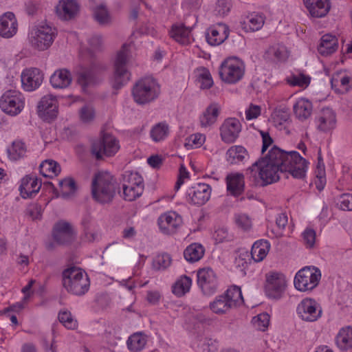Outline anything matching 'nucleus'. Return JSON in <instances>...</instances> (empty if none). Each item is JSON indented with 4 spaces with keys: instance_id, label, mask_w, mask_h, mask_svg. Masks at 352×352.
I'll list each match as a JSON object with an SVG mask.
<instances>
[{
    "instance_id": "3c124183",
    "label": "nucleus",
    "mask_w": 352,
    "mask_h": 352,
    "mask_svg": "<svg viewBox=\"0 0 352 352\" xmlns=\"http://www.w3.org/2000/svg\"><path fill=\"white\" fill-rule=\"evenodd\" d=\"M287 82L292 86L306 87L310 83V78L303 74H293L287 78Z\"/></svg>"
},
{
    "instance_id": "7c9ffc66",
    "label": "nucleus",
    "mask_w": 352,
    "mask_h": 352,
    "mask_svg": "<svg viewBox=\"0 0 352 352\" xmlns=\"http://www.w3.org/2000/svg\"><path fill=\"white\" fill-rule=\"evenodd\" d=\"M227 190L234 196H238L244 190L245 182L244 175L242 173H236L230 174L226 177Z\"/></svg>"
},
{
    "instance_id": "a211bd4d",
    "label": "nucleus",
    "mask_w": 352,
    "mask_h": 352,
    "mask_svg": "<svg viewBox=\"0 0 352 352\" xmlns=\"http://www.w3.org/2000/svg\"><path fill=\"white\" fill-rule=\"evenodd\" d=\"M241 131L240 121L234 118L226 119L220 127L221 140L228 144L234 142Z\"/></svg>"
},
{
    "instance_id": "8fccbe9b",
    "label": "nucleus",
    "mask_w": 352,
    "mask_h": 352,
    "mask_svg": "<svg viewBox=\"0 0 352 352\" xmlns=\"http://www.w3.org/2000/svg\"><path fill=\"white\" fill-rule=\"evenodd\" d=\"M58 320L68 329H75L78 327L77 320L73 318L69 311H60Z\"/></svg>"
},
{
    "instance_id": "4468645a",
    "label": "nucleus",
    "mask_w": 352,
    "mask_h": 352,
    "mask_svg": "<svg viewBox=\"0 0 352 352\" xmlns=\"http://www.w3.org/2000/svg\"><path fill=\"white\" fill-rule=\"evenodd\" d=\"M76 232L72 225L65 221L56 222L52 229V237L58 245H69L76 239Z\"/></svg>"
},
{
    "instance_id": "aec40b11",
    "label": "nucleus",
    "mask_w": 352,
    "mask_h": 352,
    "mask_svg": "<svg viewBox=\"0 0 352 352\" xmlns=\"http://www.w3.org/2000/svg\"><path fill=\"white\" fill-rule=\"evenodd\" d=\"M212 188L205 183H199L192 186L188 192L190 203L194 205L202 206L210 198Z\"/></svg>"
},
{
    "instance_id": "e433bc0d",
    "label": "nucleus",
    "mask_w": 352,
    "mask_h": 352,
    "mask_svg": "<svg viewBox=\"0 0 352 352\" xmlns=\"http://www.w3.org/2000/svg\"><path fill=\"white\" fill-rule=\"evenodd\" d=\"M270 248V243L266 240L256 241L251 250V256L255 262L263 261L267 256Z\"/></svg>"
},
{
    "instance_id": "393cba45",
    "label": "nucleus",
    "mask_w": 352,
    "mask_h": 352,
    "mask_svg": "<svg viewBox=\"0 0 352 352\" xmlns=\"http://www.w3.org/2000/svg\"><path fill=\"white\" fill-rule=\"evenodd\" d=\"M79 10V5L75 0H61L56 7L58 16L65 21H69L75 17Z\"/></svg>"
},
{
    "instance_id": "9b49d317",
    "label": "nucleus",
    "mask_w": 352,
    "mask_h": 352,
    "mask_svg": "<svg viewBox=\"0 0 352 352\" xmlns=\"http://www.w3.org/2000/svg\"><path fill=\"white\" fill-rule=\"evenodd\" d=\"M118 140L109 133L102 132L100 138L91 144V153L97 160L113 156L119 150Z\"/></svg>"
},
{
    "instance_id": "37998d69",
    "label": "nucleus",
    "mask_w": 352,
    "mask_h": 352,
    "mask_svg": "<svg viewBox=\"0 0 352 352\" xmlns=\"http://www.w3.org/2000/svg\"><path fill=\"white\" fill-rule=\"evenodd\" d=\"M144 187L142 176L137 172L126 171L122 175V187Z\"/></svg>"
},
{
    "instance_id": "680f3d73",
    "label": "nucleus",
    "mask_w": 352,
    "mask_h": 352,
    "mask_svg": "<svg viewBox=\"0 0 352 352\" xmlns=\"http://www.w3.org/2000/svg\"><path fill=\"white\" fill-rule=\"evenodd\" d=\"M302 237L304 243L307 247H314L316 241V232L313 229H306L302 233Z\"/></svg>"
},
{
    "instance_id": "338daca9",
    "label": "nucleus",
    "mask_w": 352,
    "mask_h": 352,
    "mask_svg": "<svg viewBox=\"0 0 352 352\" xmlns=\"http://www.w3.org/2000/svg\"><path fill=\"white\" fill-rule=\"evenodd\" d=\"M203 352H216L217 342L211 338H205L201 345Z\"/></svg>"
},
{
    "instance_id": "c756f323",
    "label": "nucleus",
    "mask_w": 352,
    "mask_h": 352,
    "mask_svg": "<svg viewBox=\"0 0 352 352\" xmlns=\"http://www.w3.org/2000/svg\"><path fill=\"white\" fill-rule=\"evenodd\" d=\"M337 347L342 351H347L352 349V327L346 326L341 328L335 338Z\"/></svg>"
},
{
    "instance_id": "79ce46f5",
    "label": "nucleus",
    "mask_w": 352,
    "mask_h": 352,
    "mask_svg": "<svg viewBox=\"0 0 352 352\" xmlns=\"http://www.w3.org/2000/svg\"><path fill=\"white\" fill-rule=\"evenodd\" d=\"M40 173L45 177H52L60 172V165L52 160H46L39 166Z\"/></svg>"
},
{
    "instance_id": "4c0bfd02",
    "label": "nucleus",
    "mask_w": 352,
    "mask_h": 352,
    "mask_svg": "<svg viewBox=\"0 0 352 352\" xmlns=\"http://www.w3.org/2000/svg\"><path fill=\"white\" fill-rule=\"evenodd\" d=\"M219 114V107L218 104L215 103L211 104L199 118L201 126L202 127L211 126L216 122Z\"/></svg>"
},
{
    "instance_id": "2f4dec72",
    "label": "nucleus",
    "mask_w": 352,
    "mask_h": 352,
    "mask_svg": "<svg viewBox=\"0 0 352 352\" xmlns=\"http://www.w3.org/2000/svg\"><path fill=\"white\" fill-rule=\"evenodd\" d=\"M312 110V103L304 98H299L293 106L294 115L300 121L307 120L311 116Z\"/></svg>"
},
{
    "instance_id": "69168bd1",
    "label": "nucleus",
    "mask_w": 352,
    "mask_h": 352,
    "mask_svg": "<svg viewBox=\"0 0 352 352\" xmlns=\"http://www.w3.org/2000/svg\"><path fill=\"white\" fill-rule=\"evenodd\" d=\"M257 326L261 331H265L270 323V315L267 313H263L257 316Z\"/></svg>"
},
{
    "instance_id": "1a4fd4ad",
    "label": "nucleus",
    "mask_w": 352,
    "mask_h": 352,
    "mask_svg": "<svg viewBox=\"0 0 352 352\" xmlns=\"http://www.w3.org/2000/svg\"><path fill=\"white\" fill-rule=\"evenodd\" d=\"M245 74V66L242 60L236 57H230L222 62L219 68V75L222 81L234 84L242 79Z\"/></svg>"
},
{
    "instance_id": "a19ab883",
    "label": "nucleus",
    "mask_w": 352,
    "mask_h": 352,
    "mask_svg": "<svg viewBox=\"0 0 352 352\" xmlns=\"http://www.w3.org/2000/svg\"><path fill=\"white\" fill-rule=\"evenodd\" d=\"M205 250L199 243H192L184 251L185 259L190 263L199 261L204 254Z\"/></svg>"
},
{
    "instance_id": "39448f33",
    "label": "nucleus",
    "mask_w": 352,
    "mask_h": 352,
    "mask_svg": "<svg viewBox=\"0 0 352 352\" xmlns=\"http://www.w3.org/2000/svg\"><path fill=\"white\" fill-rule=\"evenodd\" d=\"M242 302L243 298L241 288L233 286L224 294L216 296L214 300L210 302L209 308L215 314L223 315Z\"/></svg>"
},
{
    "instance_id": "72a5a7b5",
    "label": "nucleus",
    "mask_w": 352,
    "mask_h": 352,
    "mask_svg": "<svg viewBox=\"0 0 352 352\" xmlns=\"http://www.w3.org/2000/svg\"><path fill=\"white\" fill-rule=\"evenodd\" d=\"M265 16L263 14L252 13L241 22L242 28L245 32L259 30L264 25Z\"/></svg>"
},
{
    "instance_id": "052dcab7",
    "label": "nucleus",
    "mask_w": 352,
    "mask_h": 352,
    "mask_svg": "<svg viewBox=\"0 0 352 352\" xmlns=\"http://www.w3.org/2000/svg\"><path fill=\"white\" fill-rule=\"evenodd\" d=\"M205 136L201 133H195L190 135L186 145H190L196 148L200 147L205 142Z\"/></svg>"
},
{
    "instance_id": "f3484780",
    "label": "nucleus",
    "mask_w": 352,
    "mask_h": 352,
    "mask_svg": "<svg viewBox=\"0 0 352 352\" xmlns=\"http://www.w3.org/2000/svg\"><path fill=\"white\" fill-rule=\"evenodd\" d=\"M197 284L204 295L213 294L218 287L216 274L210 267L200 269L197 272Z\"/></svg>"
},
{
    "instance_id": "4be33fe9",
    "label": "nucleus",
    "mask_w": 352,
    "mask_h": 352,
    "mask_svg": "<svg viewBox=\"0 0 352 352\" xmlns=\"http://www.w3.org/2000/svg\"><path fill=\"white\" fill-rule=\"evenodd\" d=\"M250 159L247 149L241 145L230 146L226 153V160L229 165H244Z\"/></svg>"
},
{
    "instance_id": "473e14b6",
    "label": "nucleus",
    "mask_w": 352,
    "mask_h": 352,
    "mask_svg": "<svg viewBox=\"0 0 352 352\" xmlns=\"http://www.w3.org/2000/svg\"><path fill=\"white\" fill-rule=\"evenodd\" d=\"M72 74L66 69L56 70L50 78V83L55 88L67 87L72 82Z\"/></svg>"
},
{
    "instance_id": "2eb2a0df",
    "label": "nucleus",
    "mask_w": 352,
    "mask_h": 352,
    "mask_svg": "<svg viewBox=\"0 0 352 352\" xmlns=\"http://www.w3.org/2000/svg\"><path fill=\"white\" fill-rule=\"evenodd\" d=\"M297 314L302 320L315 322L322 316L320 305L314 299L305 298L296 308Z\"/></svg>"
},
{
    "instance_id": "cd10ccee",
    "label": "nucleus",
    "mask_w": 352,
    "mask_h": 352,
    "mask_svg": "<svg viewBox=\"0 0 352 352\" xmlns=\"http://www.w3.org/2000/svg\"><path fill=\"white\" fill-rule=\"evenodd\" d=\"M303 2L311 16L315 18L325 16L331 8L329 0H303Z\"/></svg>"
},
{
    "instance_id": "c85d7f7f",
    "label": "nucleus",
    "mask_w": 352,
    "mask_h": 352,
    "mask_svg": "<svg viewBox=\"0 0 352 352\" xmlns=\"http://www.w3.org/2000/svg\"><path fill=\"white\" fill-rule=\"evenodd\" d=\"M316 122L317 129L323 132H327L335 128L336 124V114L330 108H323L318 114Z\"/></svg>"
},
{
    "instance_id": "bb28decb",
    "label": "nucleus",
    "mask_w": 352,
    "mask_h": 352,
    "mask_svg": "<svg viewBox=\"0 0 352 352\" xmlns=\"http://www.w3.org/2000/svg\"><path fill=\"white\" fill-rule=\"evenodd\" d=\"M17 31V21L14 14L8 12L0 17V36L12 37Z\"/></svg>"
},
{
    "instance_id": "c03bdc74",
    "label": "nucleus",
    "mask_w": 352,
    "mask_h": 352,
    "mask_svg": "<svg viewBox=\"0 0 352 352\" xmlns=\"http://www.w3.org/2000/svg\"><path fill=\"white\" fill-rule=\"evenodd\" d=\"M192 285V279L187 276H183L176 281L173 286V293L178 297L183 296L189 292Z\"/></svg>"
},
{
    "instance_id": "ddd939ff",
    "label": "nucleus",
    "mask_w": 352,
    "mask_h": 352,
    "mask_svg": "<svg viewBox=\"0 0 352 352\" xmlns=\"http://www.w3.org/2000/svg\"><path fill=\"white\" fill-rule=\"evenodd\" d=\"M24 107V102L19 93L14 90L6 91L0 99V107L6 113L16 116Z\"/></svg>"
},
{
    "instance_id": "603ef678",
    "label": "nucleus",
    "mask_w": 352,
    "mask_h": 352,
    "mask_svg": "<svg viewBox=\"0 0 352 352\" xmlns=\"http://www.w3.org/2000/svg\"><path fill=\"white\" fill-rule=\"evenodd\" d=\"M171 257L167 253L158 254L153 261V267L157 270H165L171 263Z\"/></svg>"
},
{
    "instance_id": "774afa93",
    "label": "nucleus",
    "mask_w": 352,
    "mask_h": 352,
    "mask_svg": "<svg viewBox=\"0 0 352 352\" xmlns=\"http://www.w3.org/2000/svg\"><path fill=\"white\" fill-rule=\"evenodd\" d=\"M213 238L217 243H222L229 238L228 230L225 228H220L215 230Z\"/></svg>"
},
{
    "instance_id": "412c9836",
    "label": "nucleus",
    "mask_w": 352,
    "mask_h": 352,
    "mask_svg": "<svg viewBox=\"0 0 352 352\" xmlns=\"http://www.w3.org/2000/svg\"><path fill=\"white\" fill-rule=\"evenodd\" d=\"M21 82L25 90L32 91L37 89L43 80V74L38 68L25 69L21 74Z\"/></svg>"
},
{
    "instance_id": "a878e982",
    "label": "nucleus",
    "mask_w": 352,
    "mask_h": 352,
    "mask_svg": "<svg viewBox=\"0 0 352 352\" xmlns=\"http://www.w3.org/2000/svg\"><path fill=\"white\" fill-rule=\"evenodd\" d=\"M41 182L36 177L30 175L25 176L21 182L19 190L23 199L31 198L39 191Z\"/></svg>"
},
{
    "instance_id": "f704fd0d",
    "label": "nucleus",
    "mask_w": 352,
    "mask_h": 352,
    "mask_svg": "<svg viewBox=\"0 0 352 352\" xmlns=\"http://www.w3.org/2000/svg\"><path fill=\"white\" fill-rule=\"evenodd\" d=\"M338 47V39L335 36L325 34L322 36L318 47V52L322 56L333 53Z\"/></svg>"
},
{
    "instance_id": "864d4df0",
    "label": "nucleus",
    "mask_w": 352,
    "mask_h": 352,
    "mask_svg": "<svg viewBox=\"0 0 352 352\" xmlns=\"http://www.w3.org/2000/svg\"><path fill=\"white\" fill-rule=\"evenodd\" d=\"M94 18L100 25H107L110 23V16L107 8L104 6L97 7L94 10Z\"/></svg>"
},
{
    "instance_id": "13d9d810",
    "label": "nucleus",
    "mask_w": 352,
    "mask_h": 352,
    "mask_svg": "<svg viewBox=\"0 0 352 352\" xmlns=\"http://www.w3.org/2000/svg\"><path fill=\"white\" fill-rule=\"evenodd\" d=\"M234 219L236 226L242 230L246 231L251 228L252 221L246 214H236Z\"/></svg>"
},
{
    "instance_id": "b1692460",
    "label": "nucleus",
    "mask_w": 352,
    "mask_h": 352,
    "mask_svg": "<svg viewBox=\"0 0 352 352\" xmlns=\"http://www.w3.org/2000/svg\"><path fill=\"white\" fill-rule=\"evenodd\" d=\"M229 35V28L223 23H218L207 30L206 38L210 45L221 44Z\"/></svg>"
},
{
    "instance_id": "6e6552de",
    "label": "nucleus",
    "mask_w": 352,
    "mask_h": 352,
    "mask_svg": "<svg viewBox=\"0 0 352 352\" xmlns=\"http://www.w3.org/2000/svg\"><path fill=\"white\" fill-rule=\"evenodd\" d=\"M283 173H289L294 178L302 179L306 176L308 162L297 151H283Z\"/></svg>"
},
{
    "instance_id": "6e6d98bb",
    "label": "nucleus",
    "mask_w": 352,
    "mask_h": 352,
    "mask_svg": "<svg viewBox=\"0 0 352 352\" xmlns=\"http://www.w3.org/2000/svg\"><path fill=\"white\" fill-rule=\"evenodd\" d=\"M80 119L84 123H90L95 118V111L89 106L82 107L79 111Z\"/></svg>"
},
{
    "instance_id": "0eeeda50",
    "label": "nucleus",
    "mask_w": 352,
    "mask_h": 352,
    "mask_svg": "<svg viewBox=\"0 0 352 352\" xmlns=\"http://www.w3.org/2000/svg\"><path fill=\"white\" fill-rule=\"evenodd\" d=\"M129 45L124 44L118 52L114 62L112 87L116 90L121 89L130 79V74L126 69V63L129 56Z\"/></svg>"
},
{
    "instance_id": "f03ea898",
    "label": "nucleus",
    "mask_w": 352,
    "mask_h": 352,
    "mask_svg": "<svg viewBox=\"0 0 352 352\" xmlns=\"http://www.w3.org/2000/svg\"><path fill=\"white\" fill-rule=\"evenodd\" d=\"M283 150L274 146L264 158L254 162L246 170V175L255 186H265L276 182L283 173Z\"/></svg>"
},
{
    "instance_id": "5701e85b",
    "label": "nucleus",
    "mask_w": 352,
    "mask_h": 352,
    "mask_svg": "<svg viewBox=\"0 0 352 352\" xmlns=\"http://www.w3.org/2000/svg\"><path fill=\"white\" fill-rule=\"evenodd\" d=\"M38 113L45 119L53 120L58 114V102L56 96H44L38 104Z\"/></svg>"
},
{
    "instance_id": "5fc2aeb1",
    "label": "nucleus",
    "mask_w": 352,
    "mask_h": 352,
    "mask_svg": "<svg viewBox=\"0 0 352 352\" xmlns=\"http://www.w3.org/2000/svg\"><path fill=\"white\" fill-rule=\"evenodd\" d=\"M199 71L198 78L201 82V88L209 89L213 85V80L208 69L202 67Z\"/></svg>"
},
{
    "instance_id": "4d7b16f0",
    "label": "nucleus",
    "mask_w": 352,
    "mask_h": 352,
    "mask_svg": "<svg viewBox=\"0 0 352 352\" xmlns=\"http://www.w3.org/2000/svg\"><path fill=\"white\" fill-rule=\"evenodd\" d=\"M337 205L342 210H352V194L346 193L340 196Z\"/></svg>"
},
{
    "instance_id": "58836bf2",
    "label": "nucleus",
    "mask_w": 352,
    "mask_h": 352,
    "mask_svg": "<svg viewBox=\"0 0 352 352\" xmlns=\"http://www.w3.org/2000/svg\"><path fill=\"white\" fill-rule=\"evenodd\" d=\"M190 32L191 29L182 24L175 25L170 32V35L177 42L182 45H187L190 43Z\"/></svg>"
},
{
    "instance_id": "20e7f679",
    "label": "nucleus",
    "mask_w": 352,
    "mask_h": 352,
    "mask_svg": "<svg viewBox=\"0 0 352 352\" xmlns=\"http://www.w3.org/2000/svg\"><path fill=\"white\" fill-rule=\"evenodd\" d=\"M62 283L68 293L76 296L85 294L90 287L87 273L81 268L70 266L62 272Z\"/></svg>"
},
{
    "instance_id": "f257e3e1",
    "label": "nucleus",
    "mask_w": 352,
    "mask_h": 352,
    "mask_svg": "<svg viewBox=\"0 0 352 352\" xmlns=\"http://www.w3.org/2000/svg\"><path fill=\"white\" fill-rule=\"evenodd\" d=\"M90 49L80 53L81 63L78 72V83L83 91L87 88L99 85L103 80L107 65L94 52L100 51L102 39L100 35H94L88 40Z\"/></svg>"
},
{
    "instance_id": "ea45409f",
    "label": "nucleus",
    "mask_w": 352,
    "mask_h": 352,
    "mask_svg": "<svg viewBox=\"0 0 352 352\" xmlns=\"http://www.w3.org/2000/svg\"><path fill=\"white\" fill-rule=\"evenodd\" d=\"M265 57L273 62H280L285 61L287 58L288 54L284 45L276 44L267 49Z\"/></svg>"
},
{
    "instance_id": "49530a36",
    "label": "nucleus",
    "mask_w": 352,
    "mask_h": 352,
    "mask_svg": "<svg viewBox=\"0 0 352 352\" xmlns=\"http://www.w3.org/2000/svg\"><path fill=\"white\" fill-rule=\"evenodd\" d=\"M26 153V146L25 144L20 141L16 140L12 142L10 148L8 149V155L11 160H17L23 157Z\"/></svg>"
},
{
    "instance_id": "c9c22d12",
    "label": "nucleus",
    "mask_w": 352,
    "mask_h": 352,
    "mask_svg": "<svg viewBox=\"0 0 352 352\" xmlns=\"http://www.w3.org/2000/svg\"><path fill=\"white\" fill-rule=\"evenodd\" d=\"M47 184L52 188L53 193L56 197L61 196L63 198H67L70 194L74 192L76 190V182L72 178H65L59 181V186L61 188V194L60 195L58 190L54 186L52 183L47 182Z\"/></svg>"
},
{
    "instance_id": "09e8293b",
    "label": "nucleus",
    "mask_w": 352,
    "mask_h": 352,
    "mask_svg": "<svg viewBox=\"0 0 352 352\" xmlns=\"http://www.w3.org/2000/svg\"><path fill=\"white\" fill-rule=\"evenodd\" d=\"M144 187H122L123 198L128 201H132L140 197L144 191Z\"/></svg>"
},
{
    "instance_id": "de8ad7c7",
    "label": "nucleus",
    "mask_w": 352,
    "mask_h": 352,
    "mask_svg": "<svg viewBox=\"0 0 352 352\" xmlns=\"http://www.w3.org/2000/svg\"><path fill=\"white\" fill-rule=\"evenodd\" d=\"M145 338L140 333H134L127 340L129 349L133 351L142 350L146 344Z\"/></svg>"
},
{
    "instance_id": "0e129e2a",
    "label": "nucleus",
    "mask_w": 352,
    "mask_h": 352,
    "mask_svg": "<svg viewBox=\"0 0 352 352\" xmlns=\"http://www.w3.org/2000/svg\"><path fill=\"white\" fill-rule=\"evenodd\" d=\"M289 118V115L288 112L284 109L276 110L273 114L274 121L278 124H282L283 122H285L288 120Z\"/></svg>"
},
{
    "instance_id": "9d476101",
    "label": "nucleus",
    "mask_w": 352,
    "mask_h": 352,
    "mask_svg": "<svg viewBox=\"0 0 352 352\" xmlns=\"http://www.w3.org/2000/svg\"><path fill=\"white\" fill-rule=\"evenodd\" d=\"M56 34V28L47 23L40 24L30 33V42L34 48L44 51L52 45Z\"/></svg>"
},
{
    "instance_id": "dca6fc26",
    "label": "nucleus",
    "mask_w": 352,
    "mask_h": 352,
    "mask_svg": "<svg viewBox=\"0 0 352 352\" xmlns=\"http://www.w3.org/2000/svg\"><path fill=\"white\" fill-rule=\"evenodd\" d=\"M286 281L284 276L278 272L266 274L265 292L268 297L278 299L285 289Z\"/></svg>"
},
{
    "instance_id": "a18cd8bd",
    "label": "nucleus",
    "mask_w": 352,
    "mask_h": 352,
    "mask_svg": "<svg viewBox=\"0 0 352 352\" xmlns=\"http://www.w3.org/2000/svg\"><path fill=\"white\" fill-rule=\"evenodd\" d=\"M168 125L165 122H159L156 124L151 130V138L154 142H160L164 140L168 135Z\"/></svg>"
},
{
    "instance_id": "e2e57ef3",
    "label": "nucleus",
    "mask_w": 352,
    "mask_h": 352,
    "mask_svg": "<svg viewBox=\"0 0 352 352\" xmlns=\"http://www.w3.org/2000/svg\"><path fill=\"white\" fill-rule=\"evenodd\" d=\"M27 213L33 219H39L41 217L42 207L38 204H33L27 208Z\"/></svg>"
},
{
    "instance_id": "bf43d9fd",
    "label": "nucleus",
    "mask_w": 352,
    "mask_h": 352,
    "mask_svg": "<svg viewBox=\"0 0 352 352\" xmlns=\"http://www.w3.org/2000/svg\"><path fill=\"white\" fill-rule=\"evenodd\" d=\"M230 10V3L228 0H218L214 11L219 16L226 15Z\"/></svg>"
},
{
    "instance_id": "423d86ee",
    "label": "nucleus",
    "mask_w": 352,
    "mask_h": 352,
    "mask_svg": "<svg viewBox=\"0 0 352 352\" xmlns=\"http://www.w3.org/2000/svg\"><path fill=\"white\" fill-rule=\"evenodd\" d=\"M160 94V86L153 77L140 79L132 89L134 101L139 104H145L155 100Z\"/></svg>"
},
{
    "instance_id": "6ab92c4d",
    "label": "nucleus",
    "mask_w": 352,
    "mask_h": 352,
    "mask_svg": "<svg viewBox=\"0 0 352 352\" xmlns=\"http://www.w3.org/2000/svg\"><path fill=\"white\" fill-rule=\"evenodd\" d=\"M182 222V217L175 212L163 214L158 219L159 228L166 234H174Z\"/></svg>"
},
{
    "instance_id": "f8f14e48",
    "label": "nucleus",
    "mask_w": 352,
    "mask_h": 352,
    "mask_svg": "<svg viewBox=\"0 0 352 352\" xmlns=\"http://www.w3.org/2000/svg\"><path fill=\"white\" fill-rule=\"evenodd\" d=\"M320 278L321 272L318 267L306 266L296 273L294 286L301 292L311 291L317 287Z\"/></svg>"
},
{
    "instance_id": "7ed1b4c3",
    "label": "nucleus",
    "mask_w": 352,
    "mask_h": 352,
    "mask_svg": "<svg viewBox=\"0 0 352 352\" xmlns=\"http://www.w3.org/2000/svg\"><path fill=\"white\" fill-rule=\"evenodd\" d=\"M119 187L113 177L107 172L96 173L91 182V195L100 204L112 202Z\"/></svg>"
}]
</instances>
